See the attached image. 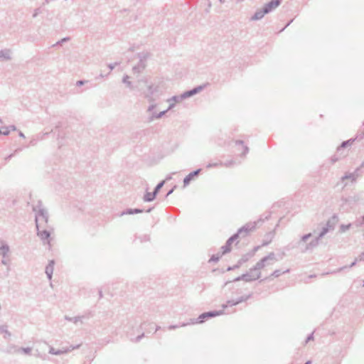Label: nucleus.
<instances>
[{
	"instance_id": "dca6fc26",
	"label": "nucleus",
	"mask_w": 364,
	"mask_h": 364,
	"mask_svg": "<svg viewBox=\"0 0 364 364\" xmlns=\"http://www.w3.org/2000/svg\"><path fill=\"white\" fill-rule=\"evenodd\" d=\"M54 264H55V261L53 259H52V260L49 261L48 265L46 267L45 272H46L47 277L49 280H51V279H52L53 269H54Z\"/></svg>"
},
{
	"instance_id": "b1692460",
	"label": "nucleus",
	"mask_w": 364,
	"mask_h": 364,
	"mask_svg": "<svg viewBox=\"0 0 364 364\" xmlns=\"http://www.w3.org/2000/svg\"><path fill=\"white\" fill-rule=\"evenodd\" d=\"M129 77L127 75H125L123 77L122 82L124 83L127 87H129L130 90H134V87L132 84V82L129 80Z\"/></svg>"
},
{
	"instance_id": "72a5a7b5",
	"label": "nucleus",
	"mask_w": 364,
	"mask_h": 364,
	"mask_svg": "<svg viewBox=\"0 0 364 364\" xmlns=\"http://www.w3.org/2000/svg\"><path fill=\"white\" fill-rule=\"evenodd\" d=\"M188 324H191V323H180L178 325H170L168 327V330H174V329H176V328H178L179 327L186 326Z\"/></svg>"
},
{
	"instance_id": "f8f14e48",
	"label": "nucleus",
	"mask_w": 364,
	"mask_h": 364,
	"mask_svg": "<svg viewBox=\"0 0 364 364\" xmlns=\"http://www.w3.org/2000/svg\"><path fill=\"white\" fill-rule=\"evenodd\" d=\"M205 87V85H199L197 86L192 90H188L184 92L181 94V97H183L184 100L187 99L188 97H191L198 93H199L200 91H202Z\"/></svg>"
},
{
	"instance_id": "6e6d98bb",
	"label": "nucleus",
	"mask_w": 364,
	"mask_h": 364,
	"mask_svg": "<svg viewBox=\"0 0 364 364\" xmlns=\"http://www.w3.org/2000/svg\"><path fill=\"white\" fill-rule=\"evenodd\" d=\"M144 336V333H141V335L138 336L136 338H135V342H139L143 337Z\"/></svg>"
},
{
	"instance_id": "4468645a",
	"label": "nucleus",
	"mask_w": 364,
	"mask_h": 364,
	"mask_svg": "<svg viewBox=\"0 0 364 364\" xmlns=\"http://www.w3.org/2000/svg\"><path fill=\"white\" fill-rule=\"evenodd\" d=\"M235 146L236 148V150H235L236 151H242V152L241 154L242 156H245V155L249 151V148L244 144V141L242 140H236L235 141Z\"/></svg>"
},
{
	"instance_id": "423d86ee",
	"label": "nucleus",
	"mask_w": 364,
	"mask_h": 364,
	"mask_svg": "<svg viewBox=\"0 0 364 364\" xmlns=\"http://www.w3.org/2000/svg\"><path fill=\"white\" fill-rule=\"evenodd\" d=\"M224 309H225L223 308L222 310L219 311H210L208 312H204L201 314L197 318L191 319L190 323H202L209 318L223 314Z\"/></svg>"
},
{
	"instance_id": "49530a36",
	"label": "nucleus",
	"mask_w": 364,
	"mask_h": 364,
	"mask_svg": "<svg viewBox=\"0 0 364 364\" xmlns=\"http://www.w3.org/2000/svg\"><path fill=\"white\" fill-rule=\"evenodd\" d=\"M41 13V9H40V8H37V9H36L34 10L33 14V18H36V17H37V16H38V14H40Z\"/></svg>"
},
{
	"instance_id": "bf43d9fd",
	"label": "nucleus",
	"mask_w": 364,
	"mask_h": 364,
	"mask_svg": "<svg viewBox=\"0 0 364 364\" xmlns=\"http://www.w3.org/2000/svg\"><path fill=\"white\" fill-rule=\"evenodd\" d=\"M174 106H175V103H174V102L170 103V105H169V106H168V109H166V110H167V112H168V110L171 109Z\"/></svg>"
},
{
	"instance_id": "0eeeda50",
	"label": "nucleus",
	"mask_w": 364,
	"mask_h": 364,
	"mask_svg": "<svg viewBox=\"0 0 364 364\" xmlns=\"http://www.w3.org/2000/svg\"><path fill=\"white\" fill-rule=\"evenodd\" d=\"M261 277L260 272H258L257 270H253V267L250 269L249 272H247L245 274H242L241 276L237 277L234 279L235 282L238 281H245L247 282H253L258 279H259Z\"/></svg>"
},
{
	"instance_id": "7c9ffc66",
	"label": "nucleus",
	"mask_w": 364,
	"mask_h": 364,
	"mask_svg": "<svg viewBox=\"0 0 364 364\" xmlns=\"http://www.w3.org/2000/svg\"><path fill=\"white\" fill-rule=\"evenodd\" d=\"M222 253H218L216 255H213L209 259V262H217L219 261L220 258L223 256Z\"/></svg>"
},
{
	"instance_id": "412c9836",
	"label": "nucleus",
	"mask_w": 364,
	"mask_h": 364,
	"mask_svg": "<svg viewBox=\"0 0 364 364\" xmlns=\"http://www.w3.org/2000/svg\"><path fill=\"white\" fill-rule=\"evenodd\" d=\"M156 196V194L154 192H146L144 196L143 200L144 202H151L153 201Z\"/></svg>"
},
{
	"instance_id": "9d476101",
	"label": "nucleus",
	"mask_w": 364,
	"mask_h": 364,
	"mask_svg": "<svg viewBox=\"0 0 364 364\" xmlns=\"http://www.w3.org/2000/svg\"><path fill=\"white\" fill-rule=\"evenodd\" d=\"M282 4V0H271L267 4H264L263 13L269 14L275 9H277Z\"/></svg>"
},
{
	"instance_id": "1a4fd4ad",
	"label": "nucleus",
	"mask_w": 364,
	"mask_h": 364,
	"mask_svg": "<svg viewBox=\"0 0 364 364\" xmlns=\"http://www.w3.org/2000/svg\"><path fill=\"white\" fill-rule=\"evenodd\" d=\"M252 293H250L247 295L242 296L237 298L236 300H228L225 304H223L222 306L223 309H225L229 306H233L237 305L242 302L246 301L249 299L252 298Z\"/></svg>"
},
{
	"instance_id": "13d9d810",
	"label": "nucleus",
	"mask_w": 364,
	"mask_h": 364,
	"mask_svg": "<svg viewBox=\"0 0 364 364\" xmlns=\"http://www.w3.org/2000/svg\"><path fill=\"white\" fill-rule=\"evenodd\" d=\"M358 261H364V252H362L358 258Z\"/></svg>"
},
{
	"instance_id": "3c124183",
	"label": "nucleus",
	"mask_w": 364,
	"mask_h": 364,
	"mask_svg": "<svg viewBox=\"0 0 364 364\" xmlns=\"http://www.w3.org/2000/svg\"><path fill=\"white\" fill-rule=\"evenodd\" d=\"M312 340H314V333H311V334H309V335L307 336V338H306V341H305V343H309L310 341H312Z\"/></svg>"
},
{
	"instance_id": "a19ab883",
	"label": "nucleus",
	"mask_w": 364,
	"mask_h": 364,
	"mask_svg": "<svg viewBox=\"0 0 364 364\" xmlns=\"http://www.w3.org/2000/svg\"><path fill=\"white\" fill-rule=\"evenodd\" d=\"M146 326H149L150 329H152L154 327V324L153 323H144L141 324V328L142 329L146 330Z\"/></svg>"
},
{
	"instance_id": "4c0bfd02",
	"label": "nucleus",
	"mask_w": 364,
	"mask_h": 364,
	"mask_svg": "<svg viewBox=\"0 0 364 364\" xmlns=\"http://www.w3.org/2000/svg\"><path fill=\"white\" fill-rule=\"evenodd\" d=\"M350 226H351L350 223H349L348 225H341V227H340V232H346V230H349Z\"/></svg>"
},
{
	"instance_id": "37998d69",
	"label": "nucleus",
	"mask_w": 364,
	"mask_h": 364,
	"mask_svg": "<svg viewBox=\"0 0 364 364\" xmlns=\"http://www.w3.org/2000/svg\"><path fill=\"white\" fill-rule=\"evenodd\" d=\"M132 214H133L132 208H127L125 210L122 211L120 213V215L122 216L124 215H132Z\"/></svg>"
},
{
	"instance_id": "f3484780",
	"label": "nucleus",
	"mask_w": 364,
	"mask_h": 364,
	"mask_svg": "<svg viewBox=\"0 0 364 364\" xmlns=\"http://www.w3.org/2000/svg\"><path fill=\"white\" fill-rule=\"evenodd\" d=\"M9 246L3 240H0V255L3 257H6L9 252Z\"/></svg>"
},
{
	"instance_id": "ea45409f",
	"label": "nucleus",
	"mask_w": 364,
	"mask_h": 364,
	"mask_svg": "<svg viewBox=\"0 0 364 364\" xmlns=\"http://www.w3.org/2000/svg\"><path fill=\"white\" fill-rule=\"evenodd\" d=\"M136 239H139L141 242H146L150 240V237L148 235H144L143 236L136 237Z\"/></svg>"
},
{
	"instance_id": "e2e57ef3",
	"label": "nucleus",
	"mask_w": 364,
	"mask_h": 364,
	"mask_svg": "<svg viewBox=\"0 0 364 364\" xmlns=\"http://www.w3.org/2000/svg\"><path fill=\"white\" fill-rule=\"evenodd\" d=\"M238 267H235V265L232 266V267H228L227 270L228 271H231V270H233V269H237Z\"/></svg>"
},
{
	"instance_id": "ddd939ff",
	"label": "nucleus",
	"mask_w": 364,
	"mask_h": 364,
	"mask_svg": "<svg viewBox=\"0 0 364 364\" xmlns=\"http://www.w3.org/2000/svg\"><path fill=\"white\" fill-rule=\"evenodd\" d=\"M80 347V345H77L75 346H70V348H63L61 350H55L53 347L50 346L49 348V353L52 355H60L63 353H68L71 350L78 348Z\"/></svg>"
},
{
	"instance_id": "f03ea898",
	"label": "nucleus",
	"mask_w": 364,
	"mask_h": 364,
	"mask_svg": "<svg viewBox=\"0 0 364 364\" xmlns=\"http://www.w3.org/2000/svg\"><path fill=\"white\" fill-rule=\"evenodd\" d=\"M270 216L271 213H268L264 215H262L257 222L248 223L242 228H240L235 234H234L230 238H228L225 245L222 246V255H225L231 251L232 244L240 237V235L242 237L247 236L251 231H252L255 228L257 223H262L264 220H268L270 218Z\"/></svg>"
},
{
	"instance_id": "69168bd1",
	"label": "nucleus",
	"mask_w": 364,
	"mask_h": 364,
	"mask_svg": "<svg viewBox=\"0 0 364 364\" xmlns=\"http://www.w3.org/2000/svg\"><path fill=\"white\" fill-rule=\"evenodd\" d=\"M140 82H144L146 83V82H147V80H146V78H143V79H141V80H139V81H138V83H139Z\"/></svg>"
},
{
	"instance_id": "c756f323",
	"label": "nucleus",
	"mask_w": 364,
	"mask_h": 364,
	"mask_svg": "<svg viewBox=\"0 0 364 364\" xmlns=\"http://www.w3.org/2000/svg\"><path fill=\"white\" fill-rule=\"evenodd\" d=\"M183 100L184 99L183 97H181V95H179L173 96L171 98L168 100V102H173L176 103V102H179Z\"/></svg>"
},
{
	"instance_id": "a211bd4d",
	"label": "nucleus",
	"mask_w": 364,
	"mask_h": 364,
	"mask_svg": "<svg viewBox=\"0 0 364 364\" xmlns=\"http://www.w3.org/2000/svg\"><path fill=\"white\" fill-rule=\"evenodd\" d=\"M264 8L258 9L255 14L250 18L251 21H258L262 19L267 13H263Z\"/></svg>"
},
{
	"instance_id": "5fc2aeb1",
	"label": "nucleus",
	"mask_w": 364,
	"mask_h": 364,
	"mask_svg": "<svg viewBox=\"0 0 364 364\" xmlns=\"http://www.w3.org/2000/svg\"><path fill=\"white\" fill-rule=\"evenodd\" d=\"M117 65H119L118 63H114L113 64L108 65V67L110 69V70H112L115 68V66H117Z\"/></svg>"
},
{
	"instance_id": "c85d7f7f",
	"label": "nucleus",
	"mask_w": 364,
	"mask_h": 364,
	"mask_svg": "<svg viewBox=\"0 0 364 364\" xmlns=\"http://www.w3.org/2000/svg\"><path fill=\"white\" fill-rule=\"evenodd\" d=\"M238 164H240V162H237L236 161L231 159V160L227 161L225 162H223L222 166H225V167H231L232 166L237 165Z\"/></svg>"
},
{
	"instance_id": "cd10ccee",
	"label": "nucleus",
	"mask_w": 364,
	"mask_h": 364,
	"mask_svg": "<svg viewBox=\"0 0 364 364\" xmlns=\"http://www.w3.org/2000/svg\"><path fill=\"white\" fill-rule=\"evenodd\" d=\"M249 259L248 255H243L237 262L236 264H235V267H240L243 263L246 262Z\"/></svg>"
},
{
	"instance_id": "5701e85b",
	"label": "nucleus",
	"mask_w": 364,
	"mask_h": 364,
	"mask_svg": "<svg viewBox=\"0 0 364 364\" xmlns=\"http://www.w3.org/2000/svg\"><path fill=\"white\" fill-rule=\"evenodd\" d=\"M355 139H350L347 141H344L341 143V146L338 147L337 151H339L341 149L346 148L348 146L352 145V144L354 142Z\"/></svg>"
},
{
	"instance_id": "2f4dec72",
	"label": "nucleus",
	"mask_w": 364,
	"mask_h": 364,
	"mask_svg": "<svg viewBox=\"0 0 364 364\" xmlns=\"http://www.w3.org/2000/svg\"><path fill=\"white\" fill-rule=\"evenodd\" d=\"M0 333H4V338L10 337L11 333L7 330L6 326H0Z\"/></svg>"
},
{
	"instance_id": "4d7b16f0",
	"label": "nucleus",
	"mask_w": 364,
	"mask_h": 364,
	"mask_svg": "<svg viewBox=\"0 0 364 364\" xmlns=\"http://www.w3.org/2000/svg\"><path fill=\"white\" fill-rule=\"evenodd\" d=\"M85 83V80H78L76 82L77 86H81L83 85Z\"/></svg>"
},
{
	"instance_id": "864d4df0",
	"label": "nucleus",
	"mask_w": 364,
	"mask_h": 364,
	"mask_svg": "<svg viewBox=\"0 0 364 364\" xmlns=\"http://www.w3.org/2000/svg\"><path fill=\"white\" fill-rule=\"evenodd\" d=\"M330 161H331V164H335L336 161H338V158L336 155H334V156H331V158Z\"/></svg>"
},
{
	"instance_id": "09e8293b",
	"label": "nucleus",
	"mask_w": 364,
	"mask_h": 364,
	"mask_svg": "<svg viewBox=\"0 0 364 364\" xmlns=\"http://www.w3.org/2000/svg\"><path fill=\"white\" fill-rule=\"evenodd\" d=\"M20 149H16L14 153L13 154H11L10 155L7 156L6 158H5V161H8L9 160H10L14 155L16 153H17Z\"/></svg>"
},
{
	"instance_id": "680f3d73",
	"label": "nucleus",
	"mask_w": 364,
	"mask_h": 364,
	"mask_svg": "<svg viewBox=\"0 0 364 364\" xmlns=\"http://www.w3.org/2000/svg\"><path fill=\"white\" fill-rule=\"evenodd\" d=\"M36 142H37V140L36 139H32L31 141H30V144L32 145V146H34L36 144Z\"/></svg>"
},
{
	"instance_id": "603ef678",
	"label": "nucleus",
	"mask_w": 364,
	"mask_h": 364,
	"mask_svg": "<svg viewBox=\"0 0 364 364\" xmlns=\"http://www.w3.org/2000/svg\"><path fill=\"white\" fill-rule=\"evenodd\" d=\"M133 214L141 213L144 212L143 209L140 208H132Z\"/></svg>"
},
{
	"instance_id": "a18cd8bd",
	"label": "nucleus",
	"mask_w": 364,
	"mask_h": 364,
	"mask_svg": "<svg viewBox=\"0 0 364 364\" xmlns=\"http://www.w3.org/2000/svg\"><path fill=\"white\" fill-rule=\"evenodd\" d=\"M3 129H4V131H1V134H4L5 136H7L10 133V130L9 129V127H2Z\"/></svg>"
},
{
	"instance_id": "338daca9",
	"label": "nucleus",
	"mask_w": 364,
	"mask_h": 364,
	"mask_svg": "<svg viewBox=\"0 0 364 364\" xmlns=\"http://www.w3.org/2000/svg\"><path fill=\"white\" fill-rule=\"evenodd\" d=\"M19 136L22 137V138H25V135L23 134V132H19V134H18Z\"/></svg>"
},
{
	"instance_id": "4be33fe9",
	"label": "nucleus",
	"mask_w": 364,
	"mask_h": 364,
	"mask_svg": "<svg viewBox=\"0 0 364 364\" xmlns=\"http://www.w3.org/2000/svg\"><path fill=\"white\" fill-rule=\"evenodd\" d=\"M166 112H167V110L162 111L158 114H156V112H153L151 114V115L149 117V122H152L155 119L161 118Z\"/></svg>"
},
{
	"instance_id": "052dcab7",
	"label": "nucleus",
	"mask_w": 364,
	"mask_h": 364,
	"mask_svg": "<svg viewBox=\"0 0 364 364\" xmlns=\"http://www.w3.org/2000/svg\"><path fill=\"white\" fill-rule=\"evenodd\" d=\"M176 186H175L173 188H171L170 191H168V192L166 194V197H168L169 195H171L173 191H174V188H176Z\"/></svg>"
},
{
	"instance_id": "9b49d317",
	"label": "nucleus",
	"mask_w": 364,
	"mask_h": 364,
	"mask_svg": "<svg viewBox=\"0 0 364 364\" xmlns=\"http://www.w3.org/2000/svg\"><path fill=\"white\" fill-rule=\"evenodd\" d=\"M93 316V314L92 312L89 311L82 316H75V317H70L68 316H65V319L68 321H72L74 323H77V322L82 323V320L85 318H90Z\"/></svg>"
},
{
	"instance_id": "c03bdc74",
	"label": "nucleus",
	"mask_w": 364,
	"mask_h": 364,
	"mask_svg": "<svg viewBox=\"0 0 364 364\" xmlns=\"http://www.w3.org/2000/svg\"><path fill=\"white\" fill-rule=\"evenodd\" d=\"M69 40H70L69 37L63 38L60 41H58L55 45H53V46H55L56 45H61L63 43L68 41Z\"/></svg>"
},
{
	"instance_id": "473e14b6",
	"label": "nucleus",
	"mask_w": 364,
	"mask_h": 364,
	"mask_svg": "<svg viewBox=\"0 0 364 364\" xmlns=\"http://www.w3.org/2000/svg\"><path fill=\"white\" fill-rule=\"evenodd\" d=\"M358 200V197L357 196H349L344 199L345 202L348 203H355Z\"/></svg>"
},
{
	"instance_id": "aec40b11",
	"label": "nucleus",
	"mask_w": 364,
	"mask_h": 364,
	"mask_svg": "<svg viewBox=\"0 0 364 364\" xmlns=\"http://www.w3.org/2000/svg\"><path fill=\"white\" fill-rule=\"evenodd\" d=\"M0 58L6 60H11V50L9 49H4L0 50Z\"/></svg>"
},
{
	"instance_id": "7ed1b4c3",
	"label": "nucleus",
	"mask_w": 364,
	"mask_h": 364,
	"mask_svg": "<svg viewBox=\"0 0 364 364\" xmlns=\"http://www.w3.org/2000/svg\"><path fill=\"white\" fill-rule=\"evenodd\" d=\"M33 211L36 213L35 223L36 230L52 228L48 225V213L43 207L41 201H38V203L33 206Z\"/></svg>"
},
{
	"instance_id": "2eb2a0df",
	"label": "nucleus",
	"mask_w": 364,
	"mask_h": 364,
	"mask_svg": "<svg viewBox=\"0 0 364 364\" xmlns=\"http://www.w3.org/2000/svg\"><path fill=\"white\" fill-rule=\"evenodd\" d=\"M200 171H201V169L198 168L196 171L191 172L189 174H188L183 179V186H187L190 183V182L193 179V178L195 176H198Z\"/></svg>"
},
{
	"instance_id": "e433bc0d",
	"label": "nucleus",
	"mask_w": 364,
	"mask_h": 364,
	"mask_svg": "<svg viewBox=\"0 0 364 364\" xmlns=\"http://www.w3.org/2000/svg\"><path fill=\"white\" fill-rule=\"evenodd\" d=\"M364 167V162H363L360 167L357 168L353 173L356 175V178H358L361 175V168Z\"/></svg>"
},
{
	"instance_id": "20e7f679",
	"label": "nucleus",
	"mask_w": 364,
	"mask_h": 364,
	"mask_svg": "<svg viewBox=\"0 0 364 364\" xmlns=\"http://www.w3.org/2000/svg\"><path fill=\"white\" fill-rule=\"evenodd\" d=\"M136 55L139 62L132 68V72L134 74H140L146 68V60L150 57V53L149 52H141L137 53Z\"/></svg>"
},
{
	"instance_id": "bb28decb",
	"label": "nucleus",
	"mask_w": 364,
	"mask_h": 364,
	"mask_svg": "<svg viewBox=\"0 0 364 364\" xmlns=\"http://www.w3.org/2000/svg\"><path fill=\"white\" fill-rule=\"evenodd\" d=\"M289 272V269H287L284 271H281L279 269H276L274 270L272 274H271L270 277H279V276H281L282 274H285V273H288Z\"/></svg>"
},
{
	"instance_id": "58836bf2",
	"label": "nucleus",
	"mask_w": 364,
	"mask_h": 364,
	"mask_svg": "<svg viewBox=\"0 0 364 364\" xmlns=\"http://www.w3.org/2000/svg\"><path fill=\"white\" fill-rule=\"evenodd\" d=\"M156 91V88L154 87V86L152 85H150L148 86V92L146 93L149 94V95H154Z\"/></svg>"
},
{
	"instance_id": "79ce46f5",
	"label": "nucleus",
	"mask_w": 364,
	"mask_h": 364,
	"mask_svg": "<svg viewBox=\"0 0 364 364\" xmlns=\"http://www.w3.org/2000/svg\"><path fill=\"white\" fill-rule=\"evenodd\" d=\"M144 97L148 100L149 102L153 103L154 102V99L153 98V95H149L146 93H144Z\"/></svg>"
},
{
	"instance_id": "6ab92c4d",
	"label": "nucleus",
	"mask_w": 364,
	"mask_h": 364,
	"mask_svg": "<svg viewBox=\"0 0 364 364\" xmlns=\"http://www.w3.org/2000/svg\"><path fill=\"white\" fill-rule=\"evenodd\" d=\"M358 261V259L357 258L349 266H344V267H340V268H338V269H337L336 270H333V271H332L331 272L324 273L322 275L328 274H336V273H338V272L343 271V269H345L346 268H351V267H354L356 264V262Z\"/></svg>"
},
{
	"instance_id": "0e129e2a",
	"label": "nucleus",
	"mask_w": 364,
	"mask_h": 364,
	"mask_svg": "<svg viewBox=\"0 0 364 364\" xmlns=\"http://www.w3.org/2000/svg\"><path fill=\"white\" fill-rule=\"evenodd\" d=\"M9 127V130H10V129H11V130H13V131L16 130V127H15L14 125H11V126H9V127Z\"/></svg>"
},
{
	"instance_id": "de8ad7c7",
	"label": "nucleus",
	"mask_w": 364,
	"mask_h": 364,
	"mask_svg": "<svg viewBox=\"0 0 364 364\" xmlns=\"http://www.w3.org/2000/svg\"><path fill=\"white\" fill-rule=\"evenodd\" d=\"M156 107V104H154V103L151 104V105L149 106L148 109H147V112H152V113H153V110L154 109V108H155Z\"/></svg>"
},
{
	"instance_id": "f257e3e1",
	"label": "nucleus",
	"mask_w": 364,
	"mask_h": 364,
	"mask_svg": "<svg viewBox=\"0 0 364 364\" xmlns=\"http://www.w3.org/2000/svg\"><path fill=\"white\" fill-rule=\"evenodd\" d=\"M336 221L337 216L334 215L327 221L326 224L322 227L318 235L309 243H306V241L311 237L312 234L309 232L301 236L300 240L297 242V247L300 248L301 252H306L312 251L316 248L318 245L321 239L323 238L330 230H334Z\"/></svg>"
},
{
	"instance_id": "a878e982",
	"label": "nucleus",
	"mask_w": 364,
	"mask_h": 364,
	"mask_svg": "<svg viewBox=\"0 0 364 364\" xmlns=\"http://www.w3.org/2000/svg\"><path fill=\"white\" fill-rule=\"evenodd\" d=\"M31 350H32V348L30 347H26V348L21 347V348H18L16 352L19 353H23L26 355H31Z\"/></svg>"
},
{
	"instance_id": "393cba45",
	"label": "nucleus",
	"mask_w": 364,
	"mask_h": 364,
	"mask_svg": "<svg viewBox=\"0 0 364 364\" xmlns=\"http://www.w3.org/2000/svg\"><path fill=\"white\" fill-rule=\"evenodd\" d=\"M346 179H350L353 182L356 181V175L353 173H346L343 176L341 177V181H343Z\"/></svg>"
},
{
	"instance_id": "39448f33",
	"label": "nucleus",
	"mask_w": 364,
	"mask_h": 364,
	"mask_svg": "<svg viewBox=\"0 0 364 364\" xmlns=\"http://www.w3.org/2000/svg\"><path fill=\"white\" fill-rule=\"evenodd\" d=\"M275 262H277L275 254L274 252H270L268 255L264 257L256 263L253 267V270H257L259 272L265 267L272 265Z\"/></svg>"
},
{
	"instance_id": "8fccbe9b",
	"label": "nucleus",
	"mask_w": 364,
	"mask_h": 364,
	"mask_svg": "<svg viewBox=\"0 0 364 364\" xmlns=\"http://www.w3.org/2000/svg\"><path fill=\"white\" fill-rule=\"evenodd\" d=\"M364 222V216H363L360 220H358L356 222H355V225L356 226H360Z\"/></svg>"
},
{
	"instance_id": "f704fd0d",
	"label": "nucleus",
	"mask_w": 364,
	"mask_h": 364,
	"mask_svg": "<svg viewBox=\"0 0 364 364\" xmlns=\"http://www.w3.org/2000/svg\"><path fill=\"white\" fill-rule=\"evenodd\" d=\"M165 183V181H162L161 182H159L156 186L154 188V190L153 192H154L156 195L159 193V191L161 190V188L164 186Z\"/></svg>"
},
{
	"instance_id": "774afa93",
	"label": "nucleus",
	"mask_w": 364,
	"mask_h": 364,
	"mask_svg": "<svg viewBox=\"0 0 364 364\" xmlns=\"http://www.w3.org/2000/svg\"><path fill=\"white\" fill-rule=\"evenodd\" d=\"M99 296H100V299L102 298V290L99 291Z\"/></svg>"
},
{
	"instance_id": "c9c22d12",
	"label": "nucleus",
	"mask_w": 364,
	"mask_h": 364,
	"mask_svg": "<svg viewBox=\"0 0 364 364\" xmlns=\"http://www.w3.org/2000/svg\"><path fill=\"white\" fill-rule=\"evenodd\" d=\"M223 165V161H219L218 162H215V163H209L206 167L208 168H213V167H218L219 166H222Z\"/></svg>"
},
{
	"instance_id": "6e6552de",
	"label": "nucleus",
	"mask_w": 364,
	"mask_h": 364,
	"mask_svg": "<svg viewBox=\"0 0 364 364\" xmlns=\"http://www.w3.org/2000/svg\"><path fill=\"white\" fill-rule=\"evenodd\" d=\"M37 230V235L43 241L44 244H50V237L53 228H43Z\"/></svg>"
}]
</instances>
